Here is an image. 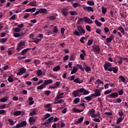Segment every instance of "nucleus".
<instances>
[{"mask_svg": "<svg viewBox=\"0 0 128 128\" xmlns=\"http://www.w3.org/2000/svg\"><path fill=\"white\" fill-rule=\"evenodd\" d=\"M102 90H100V89H99V90L96 89L94 90L95 94H92V96H94V98H96V96H100L102 95V94H100Z\"/></svg>", "mask_w": 128, "mask_h": 128, "instance_id": "7ed1b4c3", "label": "nucleus"}, {"mask_svg": "<svg viewBox=\"0 0 128 128\" xmlns=\"http://www.w3.org/2000/svg\"><path fill=\"white\" fill-rule=\"evenodd\" d=\"M107 9L106 8H105L104 7H102V14H106V12Z\"/></svg>", "mask_w": 128, "mask_h": 128, "instance_id": "09e8293b", "label": "nucleus"}, {"mask_svg": "<svg viewBox=\"0 0 128 128\" xmlns=\"http://www.w3.org/2000/svg\"><path fill=\"white\" fill-rule=\"evenodd\" d=\"M29 122L30 124H34L36 122V119L34 117L32 116L29 118Z\"/></svg>", "mask_w": 128, "mask_h": 128, "instance_id": "5701e85b", "label": "nucleus"}, {"mask_svg": "<svg viewBox=\"0 0 128 128\" xmlns=\"http://www.w3.org/2000/svg\"><path fill=\"white\" fill-rule=\"evenodd\" d=\"M36 109L34 108L32 110V112H30V116H34L36 114Z\"/></svg>", "mask_w": 128, "mask_h": 128, "instance_id": "473e14b6", "label": "nucleus"}, {"mask_svg": "<svg viewBox=\"0 0 128 128\" xmlns=\"http://www.w3.org/2000/svg\"><path fill=\"white\" fill-rule=\"evenodd\" d=\"M52 120H54V116H52L48 119L47 122H45L43 123L42 124L43 126H46V124H48L52 122Z\"/></svg>", "mask_w": 128, "mask_h": 128, "instance_id": "4468645a", "label": "nucleus"}, {"mask_svg": "<svg viewBox=\"0 0 128 128\" xmlns=\"http://www.w3.org/2000/svg\"><path fill=\"white\" fill-rule=\"evenodd\" d=\"M54 82V81H52V79H49L48 80H45L44 81V84L45 85V86H48V84H52Z\"/></svg>", "mask_w": 128, "mask_h": 128, "instance_id": "ddd939ff", "label": "nucleus"}, {"mask_svg": "<svg viewBox=\"0 0 128 128\" xmlns=\"http://www.w3.org/2000/svg\"><path fill=\"white\" fill-rule=\"evenodd\" d=\"M22 36V34H20L14 33V38H20V36Z\"/></svg>", "mask_w": 128, "mask_h": 128, "instance_id": "bf43d9fd", "label": "nucleus"}, {"mask_svg": "<svg viewBox=\"0 0 128 128\" xmlns=\"http://www.w3.org/2000/svg\"><path fill=\"white\" fill-rule=\"evenodd\" d=\"M44 88H46L44 84H41V85L38 86L36 88H37V90H44Z\"/></svg>", "mask_w": 128, "mask_h": 128, "instance_id": "c756f323", "label": "nucleus"}, {"mask_svg": "<svg viewBox=\"0 0 128 128\" xmlns=\"http://www.w3.org/2000/svg\"><path fill=\"white\" fill-rule=\"evenodd\" d=\"M8 98H2L0 100V102H8Z\"/></svg>", "mask_w": 128, "mask_h": 128, "instance_id": "2f4dec72", "label": "nucleus"}, {"mask_svg": "<svg viewBox=\"0 0 128 128\" xmlns=\"http://www.w3.org/2000/svg\"><path fill=\"white\" fill-rule=\"evenodd\" d=\"M93 42H94V39H90L89 40H88V46H90L91 44H92Z\"/></svg>", "mask_w": 128, "mask_h": 128, "instance_id": "37998d69", "label": "nucleus"}, {"mask_svg": "<svg viewBox=\"0 0 128 128\" xmlns=\"http://www.w3.org/2000/svg\"><path fill=\"white\" fill-rule=\"evenodd\" d=\"M92 48L94 52H96V54H100V48L98 45H94L92 46Z\"/></svg>", "mask_w": 128, "mask_h": 128, "instance_id": "20e7f679", "label": "nucleus"}, {"mask_svg": "<svg viewBox=\"0 0 128 128\" xmlns=\"http://www.w3.org/2000/svg\"><path fill=\"white\" fill-rule=\"evenodd\" d=\"M6 40H8V38H2L0 40V42L1 44H4Z\"/></svg>", "mask_w": 128, "mask_h": 128, "instance_id": "4c0bfd02", "label": "nucleus"}, {"mask_svg": "<svg viewBox=\"0 0 128 128\" xmlns=\"http://www.w3.org/2000/svg\"><path fill=\"white\" fill-rule=\"evenodd\" d=\"M36 74H38V76H40L42 74V71L40 70H39L37 71Z\"/></svg>", "mask_w": 128, "mask_h": 128, "instance_id": "49530a36", "label": "nucleus"}, {"mask_svg": "<svg viewBox=\"0 0 128 128\" xmlns=\"http://www.w3.org/2000/svg\"><path fill=\"white\" fill-rule=\"evenodd\" d=\"M82 8L84 10H87L88 12H94V8H92V6H86L85 5L82 6Z\"/></svg>", "mask_w": 128, "mask_h": 128, "instance_id": "0eeeda50", "label": "nucleus"}, {"mask_svg": "<svg viewBox=\"0 0 128 128\" xmlns=\"http://www.w3.org/2000/svg\"><path fill=\"white\" fill-rule=\"evenodd\" d=\"M60 82H58L55 83L54 86H56V88H57L60 86Z\"/></svg>", "mask_w": 128, "mask_h": 128, "instance_id": "680f3d73", "label": "nucleus"}, {"mask_svg": "<svg viewBox=\"0 0 128 128\" xmlns=\"http://www.w3.org/2000/svg\"><path fill=\"white\" fill-rule=\"evenodd\" d=\"M64 92H62L61 94H57V96H56L54 100L56 101V100H60V98H64V96H64Z\"/></svg>", "mask_w": 128, "mask_h": 128, "instance_id": "2eb2a0df", "label": "nucleus"}, {"mask_svg": "<svg viewBox=\"0 0 128 128\" xmlns=\"http://www.w3.org/2000/svg\"><path fill=\"white\" fill-rule=\"evenodd\" d=\"M74 36H80V32H78V30H76L74 32Z\"/></svg>", "mask_w": 128, "mask_h": 128, "instance_id": "13d9d810", "label": "nucleus"}, {"mask_svg": "<svg viewBox=\"0 0 128 128\" xmlns=\"http://www.w3.org/2000/svg\"><path fill=\"white\" fill-rule=\"evenodd\" d=\"M118 92H112L108 95V97L110 98H118Z\"/></svg>", "mask_w": 128, "mask_h": 128, "instance_id": "9d476101", "label": "nucleus"}, {"mask_svg": "<svg viewBox=\"0 0 128 128\" xmlns=\"http://www.w3.org/2000/svg\"><path fill=\"white\" fill-rule=\"evenodd\" d=\"M61 12L64 16H68V8H62L61 10Z\"/></svg>", "mask_w": 128, "mask_h": 128, "instance_id": "f03ea898", "label": "nucleus"}, {"mask_svg": "<svg viewBox=\"0 0 128 128\" xmlns=\"http://www.w3.org/2000/svg\"><path fill=\"white\" fill-rule=\"evenodd\" d=\"M87 4L88 6H94V2L92 1H88Z\"/></svg>", "mask_w": 128, "mask_h": 128, "instance_id": "8fccbe9b", "label": "nucleus"}, {"mask_svg": "<svg viewBox=\"0 0 128 128\" xmlns=\"http://www.w3.org/2000/svg\"><path fill=\"white\" fill-rule=\"evenodd\" d=\"M30 16V13H26L24 16V18H28Z\"/></svg>", "mask_w": 128, "mask_h": 128, "instance_id": "774afa93", "label": "nucleus"}, {"mask_svg": "<svg viewBox=\"0 0 128 128\" xmlns=\"http://www.w3.org/2000/svg\"><path fill=\"white\" fill-rule=\"evenodd\" d=\"M96 34H100V36H101L100 32H102V30H100V28L96 29Z\"/></svg>", "mask_w": 128, "mask_h": 128, "instance_id": "0e129e2a", "label": "nucleus"}, {"mask_svg": "<svg viewBox=\"0 0 128 128\" xmlns=\"http://www.w3.org/2000/svg\"><path fill=\"white\" fill-rule=\"evenodd\" d=\"M58 32V28L56 26H54L53 28V32L54 34H57V32Z\"/></svg>", "mask_w": 128, "mask_h": 128, "instance_id": "c9c22d12", "label": "nucleus"}, {"mask_svg": "<svg viewBox=\"0 0 128 128\" xmlns=\"http://www.w3.org/2000/svg\"><path fill=\"white\" fill-rule=\"evenodd\" d=\"M47 18H48L49 20H56V16H50L47 17Z\"/></svg>", "mask_w": 128, "mask_h": 128, "instance_id": "bb28decb", "label": "nucleus"}, {"mask_svg": "<svg viewBox=\"0 0 128 128\" xmlns=\"http://www.w3.org/2000/svg\"><path fill=\"white\" fill-rule=\"evenodd\" d=\"M75 56L74 54H71L70 56L69 59L70 60H74Z\"/></svg>", "mask_w": 128, "mask_h": 128, "instance_id": "a18cd8bd", "label": "nucleus"}, {"mask_svg": "<svg viewBox=\"0 0 128 128\" xmlns=\"http://www.w3.org/2000/svg\"><path fill=\"white\" fill-rule=\"evenodd\" d=\"M26 46V42L24 41H20L18 44V46L16 49V50L17 52H20L21 50H22V48H24Z\"/></svg>", "mask_w": 128, "mask_h": 128, "instance_id": "f257e3e1", "label": "nucleus"}, {"mask_svg": "<svg viewBox=\"0 0 128 128\" xmlns=\"http://www.w3.org/2000/svg\"><path fill=\"white\" fill-rule=\"evenodd\" d=\"M42 41V39L40 38H34V40H32V42H35L36 44Z\"/></svg>", "mask_w": 128, "mask_h": 128, "instance_id": "b1692460", "label": "nucleus"}, {"mask_svg": "<svg viewBox=\"0 0 128 128\" xmlns=\"http://www.w3.org/2000/svg\"><path fill=\"white\" fill-rule=\"evenodd\" d=\"M38 2L36 1H32L29 3L30 6H38Z\"/></svg>", "mask_w": 128, "mask_h": 128, "instance_id": "412c9836", "label": "nucleus"}, {"mask_svg": "<svg viewBox=\"0 0 128 128\" xmlns=\"http://www.w3.org/2000/svg\"><path fill=\"white\" fill-rule=\"evenodd\" d=\"M81 52L82 53L80 54V60H84V57L86 56V50H82Z\"/></svg>", "mask_w": 128, "mask_h": 128, "instance_id": "9b49d317", "label": "nucleus"}, {"mask_svg": "<svg viewBox=\"0 0 128 128\" xmlns=\"http://www.w3.org/2000/svg\"><path fill=\"white\" fill-rule=\"evenodd\" d=\"M94 112H96V110H94V108L90 110L88 112V114H90L92 116L94 114Z\"/></svg>", "mask_w": 128, "mask_h": 128, "instance_id": "ea45409f", "label": "nucleus"}, {"mask_svg": "<svg viewBox=\"0 0 128 128\" xmlns=\"http://www.w3.org/2000/svg\"><path fill=\"white\" fill-rule=\"evenodd\" d=\"M112 72L114 74H118V69L116 67H112Z\"/></svg>", "mask_w": 128, "mask_h": 128, "instance_id": "e433bc0d", "label": "nucleus"}, {"mask_svg": "<svg viewBox=\"0 0 128 128\" xmlns=\"http://www.w3.org/2000/svg\"><path fill=\"white\" fill-rule=\"evenodd\" d=\"M85 70L86 72H90V70H92V68H90V67L87 66L85 68Z\"/></svg>", "mask_w": 128, "mask_h": 128, "instance_id": "6e6d98bb", "label": "nucleus"}, {"mask_svg": "<svg viewBox=\"0 0 128 128\" xmlns=\"http://www.w3.org/2000/svg\"><path fill=\"white\" fill-rule=\"evenodd\" d=\"M15 32H20V29L19 28H16L14 29Z\"/></svg>", "mask_w": 128, "mask_h": 128, "instance_id": "69168bd1", "label": "nucleus"}, {"mask_svg": "<svg viewBox=\"0 0 128 128\" xmlns=\"http://www.w3.org/2000/svg\"><path fill=\"white\" fill-rule=\"evenodd\" d=\"M112 64L110 62H106L104 64V70H108V68H112Z\"/></svg>", "mask_w": 128, "mask_h": 128, "instance_id": "f8f14e48", "label": "nucleus"}, {"mask_svg": "<svg viewBox=\"0 0 128 128\" xmlns=\"http://www.w3.org/2000/svg\"><path fill=\"white\" fill-rule=\"evenodd\" d=\"M73 112H80V110L76 109V108H74Z\"/></svg>", "mask_w": 128, "mask_h": 128, "instance_id": "e2e57ef3", "label": "nucleus"}, {"mask_svg": "<svg viewBox=\"0 0 128 128\" xmlns=\"http://www.w3.org/2000/svg\"><path fill=\"white\" fill-rule=\"evenodd\" d=\"M122 99L120 98H118L115 100V102H114L115 104H120L122 102Z\"/></svg>", "mask_w": 128, "mask_h": 128, "instance_id": "de8ad7c7", "label": "nucleus"}, {"mask_svg": "<svg viewBox=\"0 0 128 128\" xmlns=\"http://www.w3.org/2000/svg\"><path fill=\"white\" fill-rule=\"evenodd\" d=\"M118 30L124 36L126 34V32L124 31V29L122 28V26L119 27H118Z\"/></svg>", "mask_w": 128, "mask_h": 128, "instance_id": "aec40b11", "label": "nucleus"}, {"mask_svg": "<svg viewBox=\"0 0 128 128\" xmlns=\"http://www.w3.org/2000/svg\"><path fill=\"white\" fill-rule=\"evenodd\" d=\"M83 67L82 66H80V70H86V68L88 66H86V63H83Z\"/></svg>", "mask_w": 128, "mask_h": 128, "instance_id": "72a5a7b5", "label": "nucleus"}, {"mask_svg": "<svg viewBox=\"0 0 128 128\" xmlns=\"http://www.w3.org/2000/svg\"><path fill=\"white\" fill-rule=\"evenodd\" d=\"M26 69L24 68H21L19 69L18 72H17V76H22V74H26Z\"/></svg>", "mask_w": 128, "mask_h": 128, "instance_id": "39448f33", "label": "nucleus"}, {"mask_svg": "<svg viewBox=\"0 0 128 128\" xmlns=\"http://www.w3.org/2000/svg\"><path fill=\"white\" fill-rule=\"evenodd\" d=\"M122 120H124V118H122V117L118 118L117 119L116 124H120V122H122Z\"/></svg>", "mask_w": 128, "mask_h": 128, "instance_id": "58836bf2", "label": "nucleus"}, {"mask_svg": "<svg viewBox=\"0 0 128 128\" xmlns=\"http://www.w3.org/2000/svg\"><path fill=\"white\" fill-rule=\"evenodd\" d=\"M50 116V114H46L44 116V118H42V120H46V118H48Z\"/></svg>", "mask_w": 128, "mask_h": 128, "instance_id": "c85d7f7f", "label": "nucleus"}, {"mask_svg": "<svg viewBox=\"0 0 128 128\" xmlns=\"http://www.w3.org/2000/svg\"><path fill=\"white\" fill-rule=\"evenodd\" d=\"M78 102H80V98H76L74 100V104H78Z\"/></svg>", "mask_w": 128, "mask_h": 128, "instance_id": "864d4df0", "label": "nucleus"}, {"mask_svg": "<svg viewBox=\"0 0 128 128\" xmlns=\"http://www.w3.org/2000/svg\"><path fill=\"white\" fill-rule=\"evenodd\" d=\"M14 114L16 116H20L22 114V111L20 110L16 111L14 112Z\"/></svg>", "mask_w": 128, "mask_h": 128, "instance_id": "a878e982", "label": "nucleus"}, {"mask_svg": "<svg viewBox=\"0 0 128 128\" xmlns=\"http://www.w3.org/2000/svg\"><path fill=\"white\" fill-rule=\"evenodd\" d=\"M80 106H82V108H83L82 109L80 110V112H82L84 110V108H86V106H84V103L80 104Z\"/></svg>", "mask_w": 128, "mask_h": 128, "instance_id": "5fc2aeb1", "label": "nucleus"}, {"mask_svg": "<svg viewBox=\"0 0 128 128\" xmlns=\"http://www.w3.org/2000/svg\"><path fill=\"white\" fill-rule=\"evenodd\" d=\"M86 28L88 32H92V28H90V25H86Z\"/></svg>", "mask_w": 128, "mask_h": 128, "instance_id": "c03bdc74", "label": "nucleus"}, {"mask_svg": "<svg viewBox=\"0 0 128 128\" xmlns=\"http://www.w3.org/2000/svg\"><path fill=\"white\" fill-rule=\"evenodd\" d=\"M8 120L11 126H14V120L12 119H8Z\"/></svg>", "mask_w": 128, "mask_h": 128, "instance_id": "603ef678", "label": "nucleus"}, {"mask_svg": "<svg viewBox=\"0 0 128 128\" xmlns=\"http://www.w3.org/2000/svg\"><path fill=\"white\" fill-rule=\"evenodd\" d=\"M117 58L120 59V60L118 62L119 66H120L122 64V60H125L126 62H128V58H122L120 56H117Z\"/></svg>", "mask_w": 128, "mask_h": 128, "instance_id": "423d86ee", "label": "nucleus"}, {"mask_svg": "<svg viewBox=\"0 0 128 128\" xmlns=\"http://www.w3.org/2000/svg\"><path fill=\"white\" fill-rule=\"evenodd\" d=\"M80 89H78L76 91H74L72 93L73 96L74 98H76V96H78L80 95Z\"/></svg>", "mask_w": 128, "mask_h": 128, "instance_id": "f3484780", "label": "nucleus"}, {"mask_svg": "<svg viewBox=\"0 0 128 128\" xmlns=\"http://www.w3.org/2000/svg\"><path fill=\"white\" fill-rule=\"evenodd\" d=\"M74 82H76V84H80V81L78 78L74 79Z\"/></svg>", "mask_w": 128, "mask_h": 128, "instance_id": "3c124183", "label": "nucleus"}, {"mask_svg": "<svg viewBox=\"0 0 128 128\" xmlns=\"http://www.w3.org/2000/svg\"><path fill=\"white\" fill-rule=\"evenodd\" d=\"M114 38V35H111L109 38H106V43L111 42L112 40Z\"/></svg>", "mask_w": 128, "mask_h": 128, "instance_id": "6ab92c4d", "label": "nucleus"}, {"mask_svg": "<svg viewBox=\"0 0 128 128\" xmlns=\"http://www.w3.org/2000/svg\"><path fill=\"white\" fill-rule=\"evenodd\" d=\"M31 50L32 48H30L24 49L19 54V55L20 56L22 54V56H24V54H26L28 50Z\"/></svg>", "mask_w": 128, "mask_h": 128, "instance_id": "1a4fd4ad", "label": "nucleus"}, {"mask_svg": "<svg viewBox=\"0 0 128 128\" xmlns=\"http://www.w3.org/2000/svg\"><path fill=\"white\" fill-rule=\"evenodd\" d=\"M52 70L53 72H58V70H60V66H57L53 68Z\"/></svg>", "mask_w": 128, "mask_h": 128, "instance_id": "393cba45", "label": "nucleus"}, {"mask_svg": "<svg viewBox=\"0 0 128 128\" xmlns=\"http://www.w3.org/2000/svg\"><path fill=\"white\" fill-rule=\"evenodd\" d=\"M8 80L9 82H14V78L12 77H9L8 78Z\"/></svg>", "mask_w": 128, "mask_h": 128, "instance_id": "052dcab7", "label": "nucleus"}, {"mask_svg": "<svg viewBox=\"0 0 128 128\" xmlns=\"http://www.w3.org/2000/svg\"><path fill=\"white\" fill-rule=\"evenodd\" d=\"M78 6H80V4L77 2H74L72 4V6L74 8H78Z\"/></svg>", "mask_w": 128, "mask_h": 128, "instance_id": "4d7b16f0", "label": "nucleus"}, {"mask_svg": "<svg viewBox=\"0 0 128 128\" xmlns=\"http://www.w3.org/2000/svg\"><path fill=\"white\" fill-rule=\"evenodd\" d=\"M34 64H35V66H38V64H40V60L38 59L34 60L33 62Z\"/></svg>", "mask_w": 128, "mask_h": 128, "instance_id": "cd10ccee", "label": "nucleus"}, {"mask_svg": "<svg viewBox=\"0 0 128 128\" xmlns=\"http://www.w3.org/2000/svg\"><path fill=\"white\" fill-rule=\"evenodd\" d=\"M78 72V68L76 67H74L70 74H76V72Z\"/></svg>", "mask_w": 128, "mask_h": 128, "instance_id": "7c9ffc66", "label": "nucleus"}, {"mask_svg": "<svg viewBox=\"0 0 128 128\" xmlns=\"http://www.w3.org/2000/svg\"><path fill=\"white\" fill-rule=\"evenodd\" d=\"M118 78L120 80H122V82H126V78H124V76H120Z\"/></svg>", "mask_w": 128, "mask_h": 128, "instance_id": "79ce46f5", "label": "nucleus"}, {"mask_svg": "<svg viewBox=\"0 0 128 128\" xmlns=\"http://www.w3.org/2000/svg\"><path fill=\"white\" fill-rule=\"evenodd\" d=\"M80 92L81 94H82L84 96H86V94H90V91L88 90H85L84 88H80Z\"/></svg>", "mask_w": 128, "mask_h": 128, "instance_id": "dca6fc26", "label": "nucleus"}, {"mask_svg": "<svg viewBox=\"0 0 128 128\" xmlns=\"http://www.w3.org/2000/svg\"><path fill=\"white\" fill-rule=\"evenodd\" d=\"M45 94L48 96H50V90H46L45 92Z\"/></svg>", "mask_w": 128, "mask_h": 128, "instance_id": "338daca9", "label": "nucleus"}, {"mask_svg": "<svg viewBox=\"0 0 128 128\" xmlns=\"http://www.w3.org/2000/svg\"><path fill=\"white\" fill-rule=\"evenodd\" d=\"M39 14H46L48 12V10L44 8H40L38 10Z\"/></svg>", "mask_w": 128, "mask_h": 128, "instance_id": "a211bd4d", "label": "nucleus"}, {"mask_svg": "<svg viewBox=\"0 0 128 128\" xmlns=\"http://www.w3.org/2000/svg\"><path fill=\"white\" fill-rule=\"evenodd\" d=\"M92 96V94H90V96H86L84 98V100H86L90 102V100H92V98H94V96Z\"/></svg>", "mask_w": 128, "mask_h": 128, "instance_id": "4be33fe9", "label": "nucleus"}, {"mask_svg": "<svg viewBox=\"0 0 128 128\" xmlns=\"http://www.w3.org/2000/svg\"><path fill=\"white\" fill-rule=\"evenodd\" d=\"M112 90H108L104 92V94H112Z\"/></svg>", "mask_w": 128, "mask_h": 128, "instance_id": "a19ab883", "label": "nucleus"}, {"mask_svg": "<svg viewBox=\"0 0 128 128\" xmlns=\"http://www.w3.org/2000/svg\"><path fill=\"white\" fill-rule=\"evenodd\" d=\"M95 24L97 26H102V22H98V20H95Z\"/></svg>", "mask_w": 128, "mask_h": 128, "instance_id": "f704fd0d", "label": "nucleus"}, {"mask_svg": "<svg viewBox=\"0 0 128 128\" xmlns=\"http://www.w3.org/2000/svg\"><path fill=\"white\" fill-rule=\"evenodd\" d=\"M84 22H86V24H94V22H92V20H90V18L88 17H84Z\"/></svg>", "mask_w": 128, "mask_h": 128, "instance_id": "6e6552de", "label": "nucleus"}]
</instances>
